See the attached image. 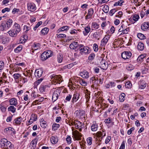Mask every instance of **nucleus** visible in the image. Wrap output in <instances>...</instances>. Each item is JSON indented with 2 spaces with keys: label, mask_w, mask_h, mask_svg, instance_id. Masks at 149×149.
Returning a JSON list of instances; mask_svg holds the SVG:
<instances>
[{
  "label": "nucleus",
  "mask_w": 149,
  "mask_h": 149,
  "mask_svg": "<svg viewBox=\"0 0 149 149\" xmlns=\"http://www.w3.org/2000/svg\"><path fill=\"white\" fill-rule=\"evenodd\" d=\"M79 82L80 84L82 86H85L87 84L86 82L81 78L80 79Z\"/></svg>",
  "instance_id": "obj_47"
},
{
  "label": "nucleus",
  "mask_w": 149,
  "mask_h": 149,
  "mask_svg": "<svg viewBox=\"0 0 149 149\" xmlns=\"http://www.w3.org/2000/svg\"><path fill=\"white\" fill-rule=\"evenodd\" d=\"M137 36L141 40L146 38V37L144 35L141 33H138Z\"/></svg>",
  "instance_id": "obj_49"
},
{
  "label": "nucleus",
  "mask_w": 149,
  "mask_h": 149,
  "mask_svg": "<svg viewBox=\"0 0 149 149\" xmlns=\"http://www.w3.org/2000/svg\"><path fill=\"white\" fill-rule=\"evenodd\" d=\"M93 49L94 51L97 52L98 50V46L97 44L95 43L93 44Z\"/></svg>",
  "instance_id": "obj_60"
},
{
  "label": "nucleus",
  "mask_w": 149,
  "mask_h": 149,
  "mask_svg": "<svg viewBox=\"0 0 149 149\" xmlns=\"http://www.w3.org/2000/svg\"><path fill=\"white\" fill-rule=\"evenodd\" d=\"M111 118H109L108 119H105L104 122L106 123L109 124L111 122Z\"/></svg>",
  "instance_id": "obj_64"
},
{
  "label": "nucleus",
  "mask_w": 149,
  "mask_h": 149,
  "mask_svg": "<svg viewBox=\"0 0 149 149\" xmlns=\"http://www.w3.org/2000/svg\"><path fill=\"white\" fill-rule=\"evenodd\" d=\"M43 70L41 69H37L35 72V75L38 78L40 77L42 74Z\"/></svg>",
  "instance_id": "obj_15"
},
{
  "label": "nucleus",
  "mask_w": 149,
  "mask_h": 149,
  "mask_svg": "<svg viewBox=\"0 0 149 149\" xmlns=\"http://www.w3.org/2000/svg\"><path fill=\"white\" fill-rule=\"evenodd\" d=\"M46 56H47V58H49L50 56H51L52 55V53H51V51L50 50H48L47 51V52H45Z\"/></svg>",
  "instance_id": "obj_56"
},
{
  "label": "nucleus",
  "mask_w": 149,
  "mask_h": 149,
  "mask_svg": "<svg viewBox=\"0 0 149 149\" xmlns=\"http://www.w3.org/2000/svg\"><path fill=\"white\" fill-rule=\"evenodd\" d=\"M13 76L15 80L16 81H19V79H20L22 77L21 74L19 73L14 74L13 75Z\"/></svg>",
  "instance_id": "obj_24"
},
{
  "label": "nucleus",
  "mask_w": 149,
  "mask_h": 149,
  "mask_svg": "<svg viewBox=\"0 0 149 149\" xmlns=\"http://www.w3.org/2000/svg\"><path fill=\"white\" fill-rule=\"evenodd\" d=\"M95 56V54L93 53L90 54V55L88 57V59L89 60H93Z\"/></svg>",
  "instance_id": "obj_59"
},
{
  "label": "nucleus",
  "mask_w": 149,
  "mask_h": 149,
  "mask_svg": "<svg viewBox=\"0 0 149 149\" xmlns=\"http://www.w3.org/2000/svg\"><path fill=\"white\" fill-rule=\"evenodd\" d=\"M4 64L2 61H0V72L3 70L4 67Z\"/></svg>",
  "instance_id": "obj_61"
},
{
  "label": "nucleus",
  "mask_w": 149,
  "mask_h": 149,
  "mask_svg": "<svg viewBox=\"0 0 149 149\" xmlns=\"http://www.w3.org/2000/svg\"><path fill=\"white\" fill-rule=\"evenodd\" d=\"M4 132H6L7 133L11 134H15L16 133L14 129L11 127H9L5 128L4 130Z\"/></svg>",
  "instance_id": "obj_14"
},
{
  "label": "nucleus",
  "mask_w": 149,
  "mask_h": 149,
  "mask_svg": "<svg viewBox=\"0 0 149 149\" xmlns=\"http://www.w3.org/2000/svg\"><path fill=\"white\" fill-rule=\"evenodd\" d=\"M45 53V52H44L41 55V58L42 61H45L48 58Z\"/></svg>",
  "instance_id": "obj_44"
},
{
  "label": "nucleus",
  "mask_w": 149,
  "mask_h": 149,
  "mask_svg": "<svg viewBox=\"0 0 149 149\" xmlns=\"http://www.w3.org/2000/svg\"><path fill=\"white\" fill-rule=\"evenodd\" d=\"M16 110V109L13 106H10L8 108V111H11L13 113H14L15 112Z\"/></svg>",
  "instance_id": "obj_36"
},
{
  "label": "nucleus",
  "mask_w": 149,
  "mask_h": 149,
  "mask_svg": "<svg viewBox=\"0 0 149 149\" xmlns=\"http://www.w3.org/2000/svg\"><path fill=\"white\" fill-rule=\"evenodd\" d=\"M80 96V95L79 93H74L73 95V97L72 99V102L74 103V102H76L79 99Z\"/></svg>",
  "instance_id": "obj_22"
},
{
  "label": "nucleus",
  "mask_w": 149,
  "mask_h": 149,
  "mask_svg": "<svg viewBox=\"0 0 149 149\" xmlns=\"http://www.w3.org/2000/svg\"><path fill=\"white\" fill-rule=\"evenodd\" d=\"M22 119L21 117H19L15 118L13 122V124L15 125H20L22 121Z\"/></svg>",
  "instance_id": "obj_13"
},
{
  "label": "nucleus",
  "mask_w": 149,
  "mask_h": 149,
  "mask_svg": "<svg viewBox=\"0 0 149 149\" xmlns=\"http://www.w3.org/2000/svg\"><path fill=\"white\" fill-rule=\"evenodd\" d=\"M27 6L29 10L31 12H33L36 10V8L34 4L29 3L27 4Z\"/></svg>",
  "instance_id": "obj_16"
},
{
  "label": "nucleus",
  "mask_w": 149,
  "mask_h": 149,
  "mask_svg": "<svg viewBox=\"0 0 149 149\" xmlns=\"http://www.w3.org/2000/svg\"><path fill=\"white\" fill-rule=\"evenodd\" d=\"M90 82L92 83L93 85H97L98 84V78L97 77H93L91 78Z\"/></svg>",
  "instance_id": "obj_19"
},
{
  "label": "nucleus",
  "mask_w": 149,
  "mask_h": 149,
  "mask_svg": "<svg viewBox=\"0 0 149 149\" xmlns=\"http://www.w3.org/2000/svg\"><path fill=\"white\" fill-rule=\"evenodd\" d=\"M121 26L118 30L119 32H121L120 35H123L127 33L129 31V29L127 27L126 23L121 24Z\"/></svg>",
  "instance_id": "obj_4"
},
{
  "label": "nucleus",
  "mask_w": 149,
  "mask_h": 149,
  "mask_svg": "<svg viewBox=\"0 0 149 149\" xmlns=\"http://www.w3.org/2000/svg\"><path fill=\"white\" fill-rule=\"evenodd\" d=\"M93 13L94 11L93 8L89 9L88 10L87 15L85 17L86 19L87 20L91 18L92 15L93 14Z\"/></svg>",
  "instance_id": "obj_18"
},
{
  "label": "nucleus",
  "mask_w": 149,
  "mask_h": 149,
  "mask_svg": "<svg viewBox=\"0 0 149 149\" xmlns=\"http://www.w3.org/2000/svg\"><path fill=\"white\" fill-rule=\"evenodd\" d=\"M31 118L35 121L37 120V117L35 114H32L31 115Z\"/></svg>",
  "instance_id": "obj_55"
},
{
  "label": "nucleus",
  "mask_w": 149,
  "mask_h": 149,
  "mask_svg": "<svg viewBox=\"0 0 149 149\" xmlns=\"http://www.w3.org/2000/svg\"><path fill=\"white\" fill-rule=\"evenodd\" d=\"M9 102L10 105L16 106L17 104V100L15 98H13L10 100Z\"/></svg>",
  "instance_id": "obj_26"
},
{
  "label": "nucleus",
  "mask_w": 149,
  "mask_h": 149,
  "mask_svg": "<svg viewBox=\"0 0 149 149\" xmlns=\"http://www.w3.org/2000/svg\"><path fill=\"white\" fill-rule=\"evenodd\" d=\"M139 87L141 89H143L146 87V84L143 81H141L139 83Z\"/></svg>",
  "instance_id": "obj_38"
},
{
  "label": "nucleus",
  "mask_w": 149,
  "mask_h": 149,
  "mask_svg": "<svg viewBox=\"0 0 149 149\" xmlns=\"http://www.w3.org/2000/svg\"><path fill=\"white\" fill-rule=\"evenodd\" d=\"M72 124L73 125H74L75 128L76 129L79 130L80 132L84 127L83 123L79 121H77L73 123Z\"/></svg>",
  "instance_id": "obj_6"
},
{
  "label": "nucleus",
  "mask_w": 149,
  "mask_h": 149,
  "mask_svg": "<svg viewBox=\"0 0 149 149\" xmlns=\"http://www.w3.org/2000/svg\"><path fill=\"white\" fill-rule=\"evenodd\" d=\"M79 45H78L77 42L72 43L70 45V47L71 49H75L77 48L79 49Z\"/></svg>",
  "instance_id": "obj_20"
},
{
  "label": "nucleus",
  "mask_w": 149,
  "mask_h": 149,
  "mask_svg": "<svg viewBox=\"0 0 149 149\" xmlns=\"http://www.w3.org/2000/svg\"><path fill=\"white\" fill-rule=\"evenodd\" d=\"M28 78H29V77H28L27 76H26V77H23L22 76L20 79V81L22 82V84H24L28 81Z\"/></svg>",
  "instance_id": "obj_33"
},
{
  "label": "nucleus",
  "mask_w": 149,
  "mask_h": 149,
  "mask_svg": "<svg viewBox=\"0 0 149 149\" xmlns=\"http://www.w3.org/2000/svg\"><path fill=\"white\" fill-rule=\"evenodd\" d=\"M117 11V10L116 9L114 8L111 10L109 13V15L111 16L113 15Z\"/></svg>",
  "instance_id": "obj_53"
},
{
  "label": "nucleus",
  "mask_w": 149,
  "mask_h": 149,
  "mask_svg": "<svg viewBox=\"0 0 149 149\" xmlns=\"http://www.w3.org/2000/svg\"><path fill=\"white\" fill-rule=\"evenodd\" d=\"M99 27V25L96 22H92L91 24V30H93L94 29H97Z\"/></svg>",
  "instance_id": "obj_25"
},
{
  "label": "nucleus",
  "mask_w": 149,
  "mask_h": 149,
  "mask_svg": "<svg viewBox=\"0 0 149 149\" xmlns=\"http://www.w3.org/2000/svg\"><path fill=\"white\" fill-rule=\"evenodd\" d=\"M60 125L57 123H54L52 125V129L54 131H56L57 130L59 127Z\"/></svg>",
  "instance_id": "obj_39"
},
{
  "label": "nucleus",
  "mask_w": 149,
  "mask_h": 149,
  "mask_svg": "<svg viewBox=\"0 0 149 149\" xmlns=\"http://www.w3.org/2000/svg\"><path fill=\"white\" fill-rule=\"evenodd\" d=\"M109 37L108 35H105L104 38L101 41V45H105L108 42L109 39Z\"/></svg>",
  "instance_id": "obj_21"
},
{
  "label": "nucleus",
  "mask_w": 149,
  "mask_h": 149,
  "mask_svg": "<svg viewBox=\"0 0 149 149\" xmlns=\"http://www.w3.org/2000/svg\"><path fill=\"white\" fill-rule=\"evenodd\" d=\"M0 143L2 147L4 149H12L14 147L13 144L5 138L1 139Z\"/></svg>",
  "instance_id": "obj_1"
},
{
  "label": "nucleus",
  "mask_w": 149,
  "mask_h": 149,
  "mask_svg": "<svg viewBox=\"0 0 149 149\" xmlns=\"http://www.w3.org/2000/svg\"><path fill=\"white\" fill-rule=\"evenodd\" d=\"M127 69L128 70H132L134 68V67L131 64H129L126 67Z\"/></svg>",
  "instance_id": "obj_54"
},
{
  "label": "nucleus",
  "mask_w": 149,
  "mask_h": 149,
  "mask_svg": "<svg viewBox=\"0 0 149 149\" xmlns=\"http://www.w3.org/2000/svg\"><path fill=\"white\" fill-rule=\"evenodd\" d=\"M102 131V132L99 131L96 134L97 137L99 138V141L100 142L101 141L103 137L106 136L105 131L104 130H103Z\"/></svg>",
  "instance_id": "obj_7"
},
{
  "label": "nucleus",
  "mask_w": 149,
  "mask_h": 149,
  "mask_svg": "<svg viewBox=\"0 0 149 149\" xmlns=\"http://www.w3.org/2000/svg\"><path fill=\"white\" fill-rule=\"evenodd\" d=\"M98 127V125L97 124L95 123L91 125V130L93 131H96Z\"/></svg>",
  "instance_id": "obj_31"
},
{
  "label": "nucleus",
  "mask_w": 149,
  "mask_h": 149,
  "mask_svg": "<svg viewBox=\"0 0 149 149\" xmlns=\"http://www.w3.org/2000/svg\"><path fill=\"white\" fill-rule=\"evenodd\" d=\"M0 109L3 112H5L6 111V108L4 107L2 103L0 104Z\"/></svg>",
  "instance_id": "obj_48"
},
{
  "label": "nucleus",
  "mask_w": 149,
  "mask_h": 149,
  "mask_svg": "<svg viewBox=\"0 0 149 149\" xmlns=\"http://www.w3.org/2000/svg\"><path fill=\"white\" fill-rule=\"evenodd\" d=\"M92 138L91 137L88 138L86 140L87 143L89 145H91L92 144Z\"/></svg>",
  "instance_id": "obj_51"
},
{
  "label": "nucleus",
  "mask_w": 149,
  "mask_h": 149,
  "mask_svg": "<svg viewBox=\"0 0 149 149\" xmlns=\"http://www.w3.org/2000/svg\"><path fill=\"white\" fill-rule=\"evenodd\" d=\"M102 10L105 13H107L109 12V8L108 6L105 5L103 7Z\"/></svg>",
  "instance_id": "obj_45"
},
{
  "label": "nucleus",
  "mask_w": 149,
  "mask_h": 149,
  "mask_svg": "<svg viewBox=\"0 0 149 149\" xmlns=\"http://www.w3.org/2000/svg\"><path fill=\"white\" fill-rule=\"evenodd\" d=\"M132 54L130 52H124L121 54L122 58L124 59H129L131 56Z\"/></svg>",
  "instance_id": "obj_11"
},
{
  "label": "nucleus",
  "mask_w": 149,
  "mask_h": 149,
  "mask_svg": "<svg viewBox=\"0 0 149 149\" xmlns=\"http://www.w3.org/2000/svg\"><path fill=\"white\" fill-rule=\"evenodd\" d=\"M50 140L52 143L55 144L58 142V139L56 136H52Z\"/></svg>",
  "instance_id": "obj_23"
},
{
  "label": "nucleus",
  "mask_w": 149,
  "mask_h": 149,
  "mask_svg": "<svg viewBox=\"0 0 149 149\" xmlns=\"http://www.w3.org/2000/svg\"><path fill=\"white\" fill-rule=\"evenodd\" d=\"M139 18V15L137 14H134L132 17V19L134 22L133 23H134L135 22L137 21Z\"/></svg>",
  "instance_id": "obj_40"
},
{
  "label": "nucleus",
  "mask_w": 149,
  "mask_h": 149,
  "mask_svg": "<svg viewBox=\"0 0 149 149\" xmlns=\"http://www.w3.org/2000/svg\"><path fill=\"white\" fill-rule=\"evenodd\" d=\"M31 96L32 97H33L34 98H36L37 97H38L39 95L37 94L34 91L32 93Z\"/></svg>",
  "instance_id": "obj_62"
},
{
  "label": "nucleus",
  "mask_w": 149,
  "mask_h": 149,
  "mask_svg": "<svg viewBox=\"0 0 149 149\" xmlns=\"http://www.w3.org/2000/svg\"><path fill=\"white\" fill-rule=\"evenodd\" d=\"M79 50L81 54L86 55L89 54L91 52V50L88 46H84L83 45L80 44L79 45Z\"/></svg>",
  "instance_id": "obj_3"
},
{
  "label": "nucleus",
  "mask_w": 149,
  "mask_h": 149,
  "mask_svg": "<svg viewBox=\"0 0 149 149\" xmlns=\"http://www.w3.org/2000/svg\"><path fill=\"white\" fill-rule=\"evenodd\" d=\"M103 33V30L99 29L97 32H95L93 34V36L95 38L97 39L98 40H99Z\"/></svg>",
  "instance_id": "obj_8"
},
{
  "label": "nucleus",
  "mask_w": 149,
  "mask_h": 149,
  "mask_svg": "<svg viewBox=\"0 0 149 149\" xmlns=\"http://www.w3.org/2000/svg\"><path fill=\"white\" fill-rule=\"evenodd\" d=\"M72 138L71 137L69 136H68L66 138V141L67 143L69 144L71 143L72 142Z\"/></svg>",
  "instance_id": "obj_57"
},
{
  "label": "nucleus",
  "mask_w": 149,
  "mask_h": 149,
  "mask_svg": "<svg viewBox=\"0 0 149 149\" xmlns=\"http://www.w3.org/2000/svg\"><path fill=\"white\" fill-rule=\"evenodd\" d=\"M60 91L59 90H56L53 93L52 100L53 102H55L58 98V97L60 96Z\"/></svg>",
  "instance_id": "obj_9"
},
{
  "label": "nucleus",
  "mask_w": 149,
  "mask_h": 149,
  "mask_svg": "<svg viewBox=\"0 0 149 149\" xmlns=\"http://www.w3.org/2000/svg\"><path fill=\"white\" fill-rule=\"evenodd\" d=\"M22 49V46L21 45H19L16 48L14 51L16 53H19Z\"/></svg>",
  "instance_id": "obj_41"
},
{
  "label": "nucleus",
  "mask_w": 149,
  "mask_h": 149,
  "mask_svg": "<svg viewBox=\"0 0 149 149\" xmlns=\"http://www.w3.org/2000/svg\"><path fill=\"white\" fill-rule=\"evenodd\" d=\"M124 2L123 0H120L118 2H116L113 5L114 6H121L123 3Z\"/></svg>",
  "instance_id": "obj_43"
},
{
  "label": "nucleus",
  "mask_w": 149,
  "mask_h": 149,
  "mask_svg": "<svg viewBox=\"0 0 149 149\" xmlns=\"http://www.w3.org/2000/svg\"><path fill=\"white\" fill-rule=\"evenodd\" d=\"M14 26L15 28L13 29H15V30L18 33L21 30L20 25L18 24L15 23L14 24Z\"/></svg>",
  "instance_id": "obj_30"
},
{
  "label": "nucleus",
  "mask_w": 149,
  "mask_h": 149,
  "mask_svg": "<svg viewBox=\"0 0 149 149\" xmlns=\"http://www.w3.org/2000/svg\"><path fill=\"white\" fill-rule=\"evenodd\" d=\"M18 33L15 29H13L10 30L8 32L9 36L12 37L16 36Z\"/></svg>",
  "instance_id": "obj_17"
},
{
  "label": "nucleus",
  "mask_w": 149,
  "mask_h": 149,
  "mask_svg": "<svg viewBox=\"0 0 149 149\" xmlns=\"http://www.w3.org/2000/svg\"><path fill=\"white\" fill-rule=\"evenodd\" d=\"M145 56L144 54H141L140 55L137 59V61L140 63L142 62Z\"/></svg>",
  "instance_id": "obj_37"
},
{
  "label": "nucleus",
  "mask_w": 149,
  "mask_h": 149,
  "mask_svg": "<svg viewBox=\"0 0 149 149\" xmlns=\"http://www.w3.org/2000/svg\"><path fill=\"white\" fill-rule=\"evenodd\" d=\"M80 75L83 78L87 79L89 76V74L87 71L84 70L80 73Z\"/></svg>",
  "instance_id": "obj_12"
},
{
  "label": "nucleus",
  "mask_w": 149,
  "mask_h": 149,
  "mask_svg": "<svg viewBox=\"0 0 149 149\" xmlns=\"http://www.w3.org/2000/svg\"><path fill=\"white\" fill-rule=\"evenodd\" d=\"M12 23L13 21L10 19H9L7 22H3L0 26V30H7L12 26Z\"/></svg>",
  "instance_id": "obj_2"
},
{
  "label": "nucleus",
  "mask_w": 149,
  "mask_h": 149,
  "mask_svg": "<svg viewBox=\"0 0 149 149\" xmlns=\"http://www.w3.org/2000/svg\"><path fill=\"white\" fill-rule=\"evenodd\" d=\"M81 134L77 130H75L73 133V135L75 139H78L81 136Z\"/></svg>",
  "instance_id": "obj_29"
},
{
  "label": "nucleus",
  "mask_w": 149,
  "mask_h": 149,
  "mask_svg": "<svg viewBox=\"0 0 149 149\" xmlns=\"http://www.w3.org/2000/svg\"><path fill=\"white\" fill-rule=\"evenodd\" d=\"M125 86L126 88H131L132 84L130 81H127L126 82Z\"/></svg>",
  "instance_id": "obj_52"
},
{
  "label": "nucleus",
  "mask_w": 149,
  "mask_h": 149,
  "mask_svg": "<svg viewBox=\"0 0 149 149\" xmlns=\"http://www.w3.org/2000/svg\"><path fill=\"white\" fill-rule=\"evenodd\" d=\"M10 10V9L8 8H6L2 10V13H5L6 12H9Z\"/></svg>",
  "instance_id": "obj_63"
},
{
  "label": "nucleus",
  "mask_w": 149,
  "mask_h": 149,
  "mask_svg": "<svg viewBox=\"0 0 149 149\" xmlns=\"http://www.w3.org/2000/svg\"><path fill=\"white\" fill-rule=\"evenodd\" d=\"M40 123L41 126L43 128H45L47 126V122L44 121L43 119H41Z\"/></svg>",
  "instance_id": "obj_27"
},
{
  "label": "nucleus",
  "mask_w": 149,
  "mask_h": 149,
  "mask_svg": "<svg viewBox=\"0 0 149 149\" xmlns=\"http://www.w3.org/2000/svg\"><path fill=\"white\" fill-rule=\"evenodd\" d=\"M141 29L144 31H146L147 30H148L147 26V24H146V22H144L141 25Z\"/></svg>",
  "instance_id": "obj_35"
},
{
  "label": "nucleus",
  "mask_w": 149,
  "mask_h": 149,
  "mask_svg": "<svg viewBox=\"0 0 149 149\" xmlns=\"http://www.w3.org/2000/svg\"><path fill=\"white\" fill-rule=\"evenodd\" d=\"M63 56L60 54H59L57 56V60L59 63H61L63 60Z\"/></svg>",
  "instance_id": "obj_50"
},
{
  "label": "nucleus",
  "mask_w": 149,
  "mask_h": 149,
  "mask_svg": "<svg viewBox=\"0 0 149 149\" xmlns=\"http://www.w3.org/2000/svg\"><path fill=\"white\" fill-rule=\"evenodd\" d=\"M39 90L42 93H44L46 91V86L41 85L40 87Z\"/></svg>",
  "instance_id": "obj_46"
},
{
  "label": "nucleus",
  "mask_w": 149,
  "mask_h": 149,
  "mask_svg": "<svg viewBox=\"0 0 149 149\" xmlns=\"http://www.w3.org/2000/svg\"><path fill=\"white\" fill-rule=\"evenodd\" d=\"M50 77L52 80L55 84H60L63 81L60 75H56L53 74L50 76Z\"/></svg>",
  "instance_id": "obj_5"
},
{
  "label": "nucleus",
  "mask_w": 149,
  "mask_h": 149,
  "mask_svg": "<svg viewBox=\"0 0 149 149\" xmlns=\"http://www.w3.org/2000/svg\"><path fill=\"white\" fill-rule=\"evenodd\" d=\"M144 45L143 43L139 42L137 47V49L140 51H142L144 49Z\"/></svg>",
  "instance_id": "obj_32"
},
{
  "label": "nucleus",
  "mask_w": 149,
  "mask_h": 149,
  "mask_svg": "<svg viewBox=\"0 0 149 149\" xmlns=\"http://www.w3.org/2000/svg\"><path fill=\"white\" fill-rule=\"evenodd\" d=\"M40 44L37 43V44H34L33 46L32 47V50H37L40 48Z\"/></svg>",
  "instance_id": "obj_42"
},
{
  "label": "nucleus",
  "mask_w": 149,
  "mask_h": 149,
  "mask_svg": "<svg viewBox=\"0 0 149 149\" xmlns=\"http://www.w3.org/2000/svg\"><path fill=\"white\" fill-rule=\"evenodd\" d=\"M91 29L89 26H87L84 28V31H83V33L85 36L87 35L90 32Z\"/></svg>",
  "instance_id": "obj_28"
},
{
  "label": "nucleus",
  "mask_w": 149,
  "mask_h": 149,
  "mask_svg": "<svg viewBox=\"0 0 149 149\" xmlns=\"http://www.w3.org/2000/svg\"><path fill=\"white\" fill-rule=\"evenodd\" d=\"M49 31V29L48 28L45 27L41 30V32L42 34L45 35Z\"/></svg>",
  "instance_id": "obj_34"
},
{
  "label": "nucleus",
  "mask_w": 149,
  "mask_h": 149,
  "mask_svg": "<svg viewBox=\"0 0 149 149\" xmlns=\"http://www.w3.org/2000/svg\"><path fill=\"white\" fill-rule=\"evenodd\" d=\"M99 65L100 66V67L102 69L104 70H107L108 67V64L103 59L102 60Z\"/></svg>",
  "instance_id": "obj_10"
},
{
  "label": "nucleus",
  "mask_w": 149,
  "mask_h": 149,
  "mask_svg": "<svg viewBox=\"0 0 149 149\" xmlns=\"http://www.w3.org/2000/svg\"><path fill=\"white\" fill-rule=\"evenodd\" d=\"M125 95V94L124 93H123L120 96L119 100L120 102H123L124 101Z\"/></svg>",
  "instance_id": "obj_58"
}]
</instances>
